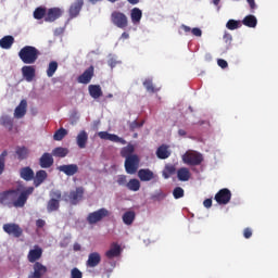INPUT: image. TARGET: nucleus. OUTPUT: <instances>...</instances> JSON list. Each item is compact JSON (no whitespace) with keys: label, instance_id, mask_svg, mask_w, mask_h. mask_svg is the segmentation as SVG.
Segmentation results:
<instances>
[{"label":"nucleus","instance_id":"f257e3e1","mask_svg":"<svg viewBox=\"0 0 278 278\" xmlns=\"http://www.w3.org/2000/svg\"><path fill=\"white\" fill-rule=\"evenodd\" d=\"M30 194H34V187L24 189L20 194L18 189L7 190L0 193V203L10 208L25 207V203H27Z\"/></svg>","mask_w":278,"mask_h":278},{"label":"nucleus","instance_id":"f03ea898","mask_svg":"<svg viewBox=\"0 0 278 278\" xmlns=\"http://www.w3.org/2000/svg\"><path fill=\"white\" fill-rule=\"evenodd\" d=\"M40 56V50L34 46H25L18 52V58L23 64H36Z\"/></svg>","mask_w":278,"mask_h":278},{"label":"nucleus","instance_id":"7ed1b4c3","mask_svg":"<svg viewBox=\"0 0 278 278\" xmlns=\"http://www.w3.org/2000/svg\"><path fill=\"white\" fill-rule=\"evenodd\" d=\"M111 22L118 27V29H127L129 27V18L121 11H113L111 13Z\"/></svg>","mask_w":278,"mask_h":278},{"label":"nucleus","instance_id":"20e7f679","mask_svg":"<svg viewBox=\"0 0 278 278\" xmlns=\"http://www.w3.org/2000/svg\"><path fill=\"white\" fill-rule=\"evenodd\" d=\"M182 162L188 166H201L203 163V154L197 151H188L182 155Z\"/></svg>","mask_w":278,"mask_h":278},{"label":"nucleus","instance_id":"39448f33","mask_svg":"<svg viewBox=\"0 0 278 278\" xmlns=\"http://www.w3.org/2000/svg\"><path fill=\"white\" fill-rule=\"evenodd\" d=\"M124 166L128 175H136V173H138V168L140 167V157L138 156V154L128 156L125 160Z\"/></svg>","mask_w":278,"mask_h":278},{"label":"nucleus","instance_id":"423d86ee","mask_svg":"<svg viewBox=\"0 0 278 278\" xmlns=\"http://www.w3.org/2000/svg\"><path fill=\"white\" fill-rule=\"evenodd\" d=\"M110 216V211L105 207L99 208L92 213H89L87 216V223L89 225H97V223H101L103 218H108Z\"/></svg>","mask_w":278,"mask_h":278},{"label":"nucleus","instance_id":"0eeeda50","mask_svg":"<svg viewBox=\"0 0 278 278\" xmlns=\"http://www.w3.org/2000/svg\"><path fill=\"white\" fill-rule=\"evenodd\" d=\"M4 233L13 236V238H21L23 236V228L18 224L9 223L2 226Z\"/></svg>","mask_w":278,"mask_h":278},{"label":"nucleus","instance_id":"6e6552de","mask_svg":"<svg viewBox=\"0 0 278 278\" xmlns=\"http://www.w3.org/2000/svg\"><path fill=\"white\" fill-rule=\"evenodd\" d=\"M84 187H77L75 190L70 191V193H65L64 197H67L72 205H77L84 199Z\"/></svg>","mask_w":278,"mask_h":278},{"label":"nucleus","instance_id":"1a4fd4ad","mask_svg":"<svg viewBox=\"0 0 278 278\" xmlns=\"http://www.w3.org/2000/svg\"><path fill=\"white\" fill-rule=\"evenodd\" d=\"M215 201L218 203V205H227V203L231 201V191L227 188L220 189L215 194Z\"/></svg>","mask_w":278,"mask_h":278},{"label":"nucleus","instance_id":"9d476101","mask_svg":"<svg viewBox=\"0 0 278 278\" xmlns=\"http://www.w3.org/2000/svg\"><path fill=\"white\" fill-rule=\"evenodd\" d=\"M33 270L34 271L28 275V278H42L48 271L47 266L40 262L34 263Z\"/></svg>","mask_w":278,"mask_h":278},{"label":"nucleus","instance_id":"9b49d317","mask_svg":"<svg viewBox=\"0 0 278 278\" xmlns=\"http://www.w3.org/2000/svg\"><path fill=\"white\" fill-rule=\"evenodd\" d=\"M94 77V66L90 65L85 72L78 76L77 81L78 84H85L88 85L90 81H92V78Z\"/></svg>","mask_w":278,"mask_h":278},{"label":"nucleus","instance_id":"f8f14e48","mask_svg":"<svg viewBox=\"0 0 278 278\" xmlns=\"http://www.w3.org/2000/svg\"><path fill=\"white\" fill-rule=\"evenodd\" d=\"M99 138L101 140H110V142H118L119 144H127V140L118 137V135L110 134L108 131L98 132Z\"/></svg>","mask_w":278,"mask_h":278},{"label":"nucleus","instance_id":"ddd939ff","mask_svg":"<svg viewBox=\"0 0 278 278\" xmlns=\"http://www.w3.org/2000/svg\"><path fill=\"white\" fill-rule=\"evenodd\" d=\"M62 14H63L62 9L51 8L46 13L45 21H46V23H53V22L58 21V18H60V16H62Z\"/></svg>","mask_w":278,"mask_h":278},{"label":"nucleus","instance_id":"4468645a","mask_svg":"<svg viewBox=\"0 0 278 278\" xmlns=\"http://www.w3.org/2000/svg\"><path fill=\"white\" fill-rule=\"evenodd\" d=\"M42 257V248L35 245L34 249L29 250L27 254V260L30 264H36L38 260Z\"/></svg>","mask_w":278,"mask_h":278},{"label":"nucleus","instance_id":"2eb2a0df","mask_svg":"<svg viewBox=\"0 0 278 278\" xmlns=\"http://www.w3.org/2000/svg\"><path fill=\"white\" fill-rule=\"evenodd\" d=\"M58 170L64 173L67 177H73V175L79 173V166H77V164L61 165L58 167Z\"/></svg>","mask_w":278,"mask_h":278},{"label":"nucleus","instance_id":"dca6fc26","mask_svg":"<svg viewBox=\"0 0 278 278\" xmlns=\"http://www.w3.org/2000/svg\"><path fill=\"white\" fill-rule=\"evenodd\" d=\"M99 264H101V254L99 252L90 253L86 262L87 268H97Z\"/></svg>","mask_w":278,"mask_h":278},{"label":"nucleus","instance_id":"f3484780","mask_svg":"<svg viewBox=\"0 0 278 278\" xmlns=\"http://www.w3.org/2000/svg\"><path fill=\"white\" fill-rule=\"evenodd\" d=\"M53 154L45 152L39 159V166L40 168H51V166H53Z\"/></svg>","mask_w":278,"mask_h":278},{"label":"nucleus","instance_id":"a211bd4d","mask_svg":"<svg viewBox=\"0 0 278 278\" xmlns=\"http://www.w3.org/2000/svg\"><path fill=\"white\" fill-rule=\"evenodd\" d=\"M47 177H49V174H47V170L45 169L37 170L33 178L35 188L42 186V184L47 181Z\"/></svg>","mask_w":278,"mask_h":278},{"label":"nucleus","instance_id":"6ab92c4d","mask_svg":"<svg viewBox=\"0 0 278 278\" xmlns=\"http://www.w3.org/2000/svg\"><path fill=\"white\" fill-rule=\"evenodd\" d=\"M22 75L28 83L34 81V77H36V67L33 65H24L22 67Z\"/></svg>","mask_w":278,"mask_h":278},{"label":"nucleus","instance_id":"aec40b11","mask_svg":"<svg viewBox=\"0 0 278 278\" xmlns=\"http://www.w3.org/2000/svg\"><path fill=\"white\" fill-rule=\"evenodd\" d=\"M84 8V0H76L70 8V16L71 18H75L79 16V12Z\"/></svg>","mask_w":278,"mask_h":278},{"label":"nucleus","instance_id":"412c9836","mask_svg":"<svg viewBox=\"0 0 278 278\" xmlns=\"http://www.w3.org/2000/svg\"><path fill=\"white\" fill-rule=\"evenodd\" d=\"M27 114V100H22L14 110V118H23Z\"/></svg>","mask_w":278,"mask_h":278},{"label":"nucleus","instance_id":"4be33fe9","mask_svg":"<svg viewBox=\"0 0 278 278\" xmlns=\"http://www.w3.org/2000/svg\"><path fill=\"white\" fill-rule=\"evenodd\" d=\"M34 169L29 166L20 169V177L21 179H24V181H34Z\"/></svg>","mask_w":278,"mask_h":278},{"label":"nucleus","instance_id":"5701e85b","mask_svg":"<svg viewBox=\"0 0 278 278\" xmlns=\"http://www.w3.org/2000/svg\"><path fill=\"white\" fill-rule=\"evenodd\" d=\"M138 177L140 181H151L152 179H155V174L149 168H142L139 169Z\"/></svg>","mask_w":278,"mask_h":278},{"label":"nucleus","instance_id":"b1692460","mask_svg":"<svg viewBox=\"0 0 278 278\" xmlns=\"http://www.w3.org/2000/svg\"><path fill=\"white\" fill-rule=\"evenodd\" d=\"M76 142L79 149H86V144H88V132L80 130L76 137Z\"/></svg>","mask_w":278,"mask_h":278},{"label":"nucleus","instance_id":"393cba45","mask_svg":"<svg viewBox=\"0 0 278 278\" xmlns=\"http://www.w3.org/2000/svg\"><path fill=\"white\" fill-rule=\"evenodd\" d=\"M105 255L109 260H114L121 255V245L118 243H112L109 251L105 252Z\"/></svg>","mask_w":278,"mask_h":278},{"label":"nucleus","instance_id":"a878e982","mask_svg":"<svg viewBox=\"0 0 278 278\" xmlns=\"http://www.w3.org/2000/svg\"><path fill=\"white\" fill-rule=\"evenodd\" d=\"M15 155H17V160H20V162L27 160V157H29V149H27L25 146H17L15 148Z\"/></svg>","mask_w":278,"mask_h":278},{"label":"nucleus","instance_id":"bb28decb","mask_svg":"<svg viewBox=\"0 0 278 278\" xmlns=\"http://www.w3.org/2000/svg\"><path fill=\"white\" fill-rule=\"evenodd\" d=\"M88 90L92 99H100V97H103V90H101L100 85H89Z\"/></svg>","mask_w":278,"mask_h":278},{"label":"nucleus","instance_id":"cd10ccee","mask_svg":"<svg viewBox=\"0 0 278 278\" xmlns=\"http://www.w3.org/2000/svg\"><path fill=\"white\" fill-rule=\"evenodd\" d=\"M156 156L159 160H168L170 157V151L168 150V146L162 144L156 150Z\"/></svg>","mask_w":278,"mask_h":278},{"label":"nucleus","instance_id":"c85d7f7f","mask_svg":"<svg viewBox=\"0 0 278 278\" xmlns=\"http://www.w3.org/2000/svg\"><path fill=\"white\" fill-rule=\"evenodd\" d=\"M130 18H131V23H134V25H138L140 23V21H142V10H140L138 8L131 9Z\"/></svg>","mask_w":278,"mask_h":278},{"label":"nucleus","instance_id":"c756f323","mask_svg":"<svg viewBox=\"0 0 278 278\" xmlns=\"http://www.w3.org/2000/svg\"><path fill=\"white\" fill-rule=\"evenodd\" d=\"M0 125L9 129V131H12V129H14V119H12V117L9 115H2L0 117Z\"/></svg>","mask_w":278,"mask_h":278},{"label":"nucleus","instance_id":"7c9ffc66","mask_svg":"<svg viewBox=\"0 0 278 278\" xmlns=\"http://www.w3.org/2000/svg\"><path fill=\"white\" fill-rule=\"evenodd\" d=\"M191 177L190 169L181 167L177 170V178L179 181H189Z\"/></svg>","mask_w":278,"mask_h":278},{"label":"nucleus","instance_id":"2f4dec72","mask_svg":"<svg viewBox=\"0 0 278 278\" xmlns=\"http://www.w3.org/2000/svg\"><path fill=\"white\" fill-rule=\"evenodd\" d=\"M122 220L124 225H128V226L134 225V222L136 220V212L134 211L125 212L122 217Z\"/></svg>","mask_w":278,"mask_h":278},{"label":"nucleus","instance_id":"473e14b6","mask_svg":"<svg viewBox=\"0 0 278 278\" xmlns=\"http://www.w3.org/2000/svg\"><path fill=\"white\" fill-rule=\"evenodd\" d=\"M12 45H14L13 36L8 35L0 39L1 49H12Z\"/></svg>","mask_w":278,"mask_h":278},{"label":"nucleus","instance_id":"72a5a7b5","mask_svg":"<svg viewBox=\"0 0 278 278\" xmlns=\"http://www.w3.org/2000/svg\"><path fill=\"white\" fill-rule=\"evenodd\" d=\"M134 151H136L134 144H128L121 150V156L125 157V160H127V157H132V155H135Z\"/></svg>","mask_w":278,"mask_h":278},{"label":"nucleus","instance_id":"f704fd0d","mask_svg":"<svg viewBox=\"0 0 278 278\" xmlns=\"http://www.w3.org/2000/svg\"><path fill=\"white\" fill-rule=\"evenodd\" d=\"M143 87L146 88L147 92H151L154 94V92H157L160 89L155 88V85H153V78H146L143 80Z\"/></svg>","mask_w":278,"mask_h":278},{"label":"nucleus","instance_id":"c9c22d12","mask_svg":"<svg viewBox=\"0 0 278 278\" xmlns=\"http://www.w3.org/2000/svg\"><path fill=\"white\" fill-rule=\"evenodd\" d=\"M242 24L245 25V27H257V17L248 15L242 20Z\"/></svg>","mask_w":278,"mask_h":278},{"label":"nucleus","instance_id":"e433bc0d","mask_svg":"<svg viewBox=\"0 0 278 278\" xmlns=\"http://www.w3.org/2000/svg\"><path fill=\"white\" fill-rule=\"evenodd\" d=\"M60 210V201L56 199H50L47 204V211L51 214V212H58Z\"/></svg>","mask_w":278,"mask_h":278},{"label":"nucleus","instance_id":"4c0bfd02","mask_svg":"<svg viewBox=\"0 0 278 278\" xmlns=\"http://www.w3.org/2000/svg\"><path fill=\"white\" fill-rule=\"evenodd\" d=\"M52 155L54 157H66V155H68V150L63 147H56L52 150Z\"/></svg>","mask_w":278,"mask_h":278},{"label":"nucleus","instance_id":"58836bf2","mask_svg":"<svg viewBox=\"0 0 278 278\" xmlns=\"http://www.w3.org/2000/svg\"><path fill=\"white\" fill-rule=\"evenodd\" d=\"M66 136H68V130H66L65 128H60L54 132L53 140H56V142H60L64 140Z\"/></svg>","mask_w":278,"mask_h":278},{"label":"nucleus","instance_id":"ea45409f","mask_svg":"<svg viewBox=\"0 0 278 278\" xmlns=\"http://www.w3.org/2000/svg\"><path fill=\"white\" fill-rule=\"evenodd\" d=\"M126 188H128L131 192H138V190H140V180L136 178L130 179L126 185Z\"/></svg>","mask_w":278,"mask_h":278},{"label":"nucleus","instance_id":"a19ab883","mask_svg":"<svg viewBox=\"0 0 278 278\" xmlns=\"http://www.w3.org/2000/svg\"><path fill=\"white\" fill-rule=\"evenodd\" d=\"M45 16H47V9L46 8L38 7L34 11V18H36L37 21H41V18H45Z\"/></svg>","mask_w":278,"mask_h":278},{"label":"nucleus","instance_id":"79ce46f5","mask_svg":"<svg viewBox=\"0 0 278 278\" xmlns=\"http://www.w3.org/2000/svg\"><path fill=\"white\" fill-rule=\"evenodd\" d=\"M176 172L177 168H175V165H166L163 170L164 179H168L172 175H175Z\"/></svg>","mask_w":278,"mask_h":278},{"label":"nucleus","instance_id":"37998d69","mask_svg":"<svg viewBox=\"0 0 278 278\" xmlns=\"http://www.w3.org/2000/svg\"><path fill=\"white\" fill-rule=\"evenodd\" d=\"M226 27L227 29H230V31H233V29H240V27H242V23L240 21L229 20L226 23Z\"/></svg>","mask_w":278,"mask_h":278},{"label":"nucleus","instance_id":"c03bdc74","mask_svg":"<svg viewBox=\"0 0 278 278\" xmlns=\"http://www.w3.org/2000/svg\"><path fill=\"white\" fill-rule=\"evenodd\" d=\"M56 71H58V61L50 62L47 70V76L53 77Z\"/></svg>","mask_w":278,"mask_h":278},{"label":"nucleus","instance_id":"a18cd8bd","mask_svg":"<svg viewBox=\"0 0 278 278\" xmlns=\"http://www.w3.org/2000/svg\"><path fill=\"white\" fill-rule=\"evenodd\" d=\"M184 194H185V191H184V188H181V187H176L173 190L174 199H184Z\"/></svg>","mask_w":278,"mask_h":278},{"label":"nucleus","instance_id":"49530a36","mask_svg":"<svg viewBox=\"0 0 278 278\" xmlns=\"http://www.w3.org/2000/svg\"><path fill=\"white\" fill-rule=\"evenodd\" d=\"M144 125V122H138V121H134L129 124V130L130 131H136V129H140V127H142Z\"/></svg>","mask_w":278,"mask_h":278},{"label":"nucleus","instance_id":"de8ad7c7","mask_svg":"<svg viewBox=\"0 0 278 278\" xmlns=\"http://www.w3.org/2000/svg\"><path fill=\"white\" fill-rule=\"evenodd\" d=\"M50 197L51 199H55L56 201H61L62 199V191L58 190V189H53L50 191Z\"/></svg>","mask_w":278,"mask_h":278},{"label":"nucleus","instance_id":"09e8293b","mask_svg":"<svg viewBox=\"0 0 278 278\" xmlns=\"http://www.w3.org/2000/svg\"><path fill=\"white\" fill-rule=\"evenodd\" d=\"M71 277L72 278H83L84 274H81V270H79V268L74 267L71 271Z\"/></svg>","mask_w":278,"mask_h":278},{"label":"nucleus","instance_id":"8fccbe9b","mask_svg":"<svg viewBox=\"0 0 278 278\" xmlns=\"http://www.w3.org/2000/svg\"><path fill=\"white\" fill-rule=\"evenodd\" d=\"M116 182L118 186H127V176L126 175H118Z\"/></svg>","mask_w":278,"mask_h":278},{"label":"nucleus","instance_id":"3c124183","mask_svg":"<svg viewBox=\"0 0 278 278\" xmlns=\"http://www.w3.org/2000/svg\"><path fill=\"white\" fill-rule=\"evenodd\" d=\"M251 236H253V230L251 228H245L243 230V238H245L247 240H249V238H251Z\"/></svg>","mask_w":278,"mask_h":278},{"label":"nucleus","instance_id":"603ef678","mask_svg":"<svg viewBox=\"0 0 278 278\" xmlns=\"http://www.w3.org/2000/svg\"><path fill=\"white\" fill-rule=\"evenodd\" d=\"M152 199H154L155 201H160V199H166V194H164V192L160 191V192L155 193L154 195H152Z\"/></svg>","mask_w":278,"mask_h":278},{"label":"nucleus","instance_id":"864d4df0","mask_svg":"<svg viewBox=\"0 0 278 278\" xmlns=\"http://www.w3.org/2000/svg\"><path fill=\"white\" fill-rule=\"evenodd\" d=\"M217 64L220 68H227V66H229V63H227V61H225L224 59H219L217 61Z\"/></svg>","mask_w":278,"mask_h":278},{"label":"nucleus","instance_id":"5fc2aeb1","mask_svg":"<svg viewBox=\"0 0 278 278\" xmlns=\"http://www.w3.org/2000/svg\"><path fill=\"white\" fill-rule=\"evenodd\" d=\"M191 34L197 37H201L203 35V31L201 30V28L195 27L191 29Z\"/></svg>","mask_w":278,"mask_h":278},{"label":"nucleus","instance_id":"6e6d98bb","mask_svg":"<svg viewBox=\"0 0 278 278\" xmlns=\"http://www.w3.org/2000/svg\"><path fill=\"white\" fill-rule=\"evenodd\" d=\"M224 40H225V42H227L228 45H231V41L233 40V37L231 36V34L225 33V35H224Z\"/></svg>","mask_w":278,"mask_h":278},{"label":"nucleus","instance_id":"4d7b16f0","mask_svg":"<svg viewBox=\"0 0 278 278\" xmlns=\"http://www.w3.org/2000/svg\"><path fill=\"white\" fill-rule=\"evenodd\" d=\"M5 157H8V150H3L0 154V164H5Z\"/></svg>","mask_w":278,"mask_h":278},{"label":"nucleus","instance_id":"13d9d810","mask_svg":"<svg viewBox=\"0 0 278 278\" xmlns=\"http://www.w3.org/2000/svg\"><path fill=\"white\" fill-rule=\"evenodd\" d=\"M47 225V222H45L43 219H37L36 220V227L38 229H42V227H45Z\"/></svg>","mask_w":278,"mask_h":278},{"label":"nucleus","instance_id":"bf43d9fd","mask_svg":"<svg viewBox=\"0 0 278 278\" xmlns=\"http://www.w3.org/2000/svg\"><path fill=\"white\" fill-rule=\"evenodd\" d=\"M250 8H251V11L253 12V10H255V8H257V4H255V0H247Z\"/></svg>","mask_w":278,"mask_h":278},{"label":"nucleus","instance_id":"052dcab7","mask_svg":"<svg viewBox=\"0 0 278 278\" xmlns=\"http://www.w3.org/2000/svg\"><path fill=\"white\" fill-rule=\"evenodd\" d=\"M203 205L204 207H207V208L212 207V199L204 200Z\"/></svg>","mask_w":278,"mask_h":278},{"label":"nucleus","instance_id":"680f3d73","mask_svg":"<svg viewBox=\"0 0 278 278\" xmlns=\"http://www.w3.org/2000/svg\"><path fill=\"white\" fill-rule=\"evenodd\" d=\"M181 29L185 31V34H190V31H192V28H190V26L187 25H181Z\"/></svg>","mask_w":278,"mask_h":278},{"label":"nucleus","instance_id":"e2e57ef3","mask_svg":"<svg viewBox=\"0 0 278 278\" xmlns=\"http://www.w3.org/2000/svg\"><path fill=\"white\" fill-rule=\"evenodd\" d=\"M74 251H81V244H79L78 242H75L73 245Z\"/></svg>","mask_w":278,"mask_h":278},{"label":"nucleus","instance_id":"0e129e2a","mask_svg":"<svg viewBox=\"0 0 278 278\" xmlns=\"http://www.w3.org/2000/svg\"><path fill=\"white\" fill-rule=\"evenodd\" d=\"M122 40H127L129 39V33H123L121 36Z\"/></svg>","mask_w":278,"mask_h":278},{"label":"nucleus","instance_id":"69168bd1","mask_svg":"<svg viewBox=\"0 0 278 278\" xmlns=\"http://www.w3.org/2000/svg\"><path fill=\"white\" fill-rule=\"evenodd\" d=\"M130 5H138L140 3V0H127Z\"/></svg>","mask_w":278,"mask_h":278},{"label":"nucleus","instance_id":"338daca9","mask_svg":"<svg viewBox=\"0 0 278 278\" xmlns=\"http://www.w3.org/2000/svg\"><path fill=\"white\" fill-rule=\"evenodd\" d=\"M3 170H5V164L0 163V175H3Z\"/></svg>","mask_w":278,"mask_h":278},{"label":"nucleus","instance_id":"774afa93","mask_svg":"<svg viewBox=\"0 0 278 278\" xmlns=\"http://www.w3.org/2000/svg\"><path fill=\"white\" fill-rule=\"evenodd\" d=\"M178 134H179V136H186V130L179 129V130H178Z\"/></svg>","mask_w":278,"mask_h":278}]
</instances>
